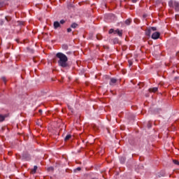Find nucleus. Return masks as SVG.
<instances>
[{
  "label": "nucleus",
  "mask_w": 179,
  "mask_h": 179,
  "mask_svg": "<svg viewBox=\"0 0 179 179\" xmlns=\"http://www.w3.org/2000/svg\"><path fill=\"white\" fill-rule=\"evenodd\" d=\"M176 55L178 57V56H179V52H178V53L176 54Z\"/></svg>",
  "instance_id": "2f4dec72"
},
{
  "label": "nucleus",
  "mask_w": 179,
  "mask_h": 179,
  "mask_svg": "<svg viewBox=\"0 0 179 179\" xmlns=\"http://www.w3.org/2000/svg\"><path fill=\"white\" fill-rule=\"evenodd\" d=\"M22 159L23 160H26L27 162H29L31 160V157H30V155H29V153L27 152H24L22 154Z\"/></svg>",
  "instance_id": "20e7f679"
},
{
  "label": "nucleus",
  "mask_w": 179,
  "mask_h": 179,
  "mask_svg": "<svg viewBox=\"0 0 179 179\" xmlns=\"http://www.w3.org/2000/svg\"><path fill=\"white\" fill-rule=\"evenodd\" d=\"M82 170V168L78 167L77 169H74V173H76V171H80Z\"/></svg>",
  "instance_id": "a211bd4d"
},
{
  "label": "nucleus",
  "mask_w": 179,
  "mask_h": 179,
  "mask_svg": "<svg viewBox=\"0 0 179 179\" xmlns=\"http://www.w3.org/2000/svg\"><path fill=\"white\" fill-rule=\"evenodd\" d=\"M71 27H72V29H76V27H78V24H76V23H73V24L71 25Z\"/></svg>",
  "instance_id": "dca6fc26"
},
{
  "label": "nucleus",
  "mask_w": 179,
  "mask_h": 179,
  "mask_svg": "<svg viewBox=\"0 0 179 179\" xmlns=\"http://www.w3.org/2000/svg\"><path fill=\"white\" fill-rule=\"evenodd\" d=\"M151 37L153 40H157V38H159V37H160V33L159 32H155L152 34Z\"/></svg>",
  "instance_id": "39448f33"
},
{
  "label": "nucleus",
  "mask_w": 179,
  "mask_h": 179,
  "mask_svg": "<svg viewBox=\"0 0 179 179\" xmlns=\"http://www.w3.org/2000/svg\"><path fill=\"white\" fill-rule=\"evenodd\" d=\"M114 31H114L113 29H110L109 30V34H112V33H114Z\"/></svg>",
  "instance_id": "4be33fe9"
},
{
  "label": "nucleus",
  "mask_w": 179,
  "mask_h": 179,
  "mask_svg": "<svg viewBox=\"0 0 179 179\" xmlns=\"http://www.w3.org/2000/svg\"><path fill=\"white\" fill-rule=\"evenodd\" d=\"M71 31H72V29L68 28V29H67V32H68V33H71Z\"/></svg>",
  "instance_id": "5701e85b"
},
{
  "label": "nucleus",
  "mask_w": 179,
  "mask_h": 179,
  "mask_svg": "<svg viewBox=\"0 0 179 179\" xmlns=\"http://www.w3.org/2000/svg\"><path fill=\"white\" fill-rule=\"evenodd\" d=\"M126 160H127V158H125V157H120V163H122V164H124V163H125Z\"/></svg>",
  "instance_id": "ddd939ff"
},
{
  "label": "nucleus",
  "mask_w": 179,
  "mask_h": 179,
  "mask_svg": "<svg viewBox=\"0 0 179 179\" xmlns=\"http://www.w3.org/2000/svg\"><path fill=\"white\" fill-rule=\"evenodd\" d=\"M71 137L72 136L71 134H69L65 137L64 141H69V139H71Z\"/></svg>",
  "instance_id": "4468645a"
},
{
  "label": "nucleus",
  "mask_w": 179,
  "mask_h": 179,
  "mask_svg": "<svg viewBox=\"0 0 179 179\" xmlns=\"http://www.w3.org/2000/svg\"><path fill=\"white\" fill-rule=\"evenodd\" d=\"M62 49L65 50V51L68 50V45L66 44L62 45Z\"/></svg>",
  "instance_id": "2eb2a0df"
},
{
  "label": "nucleus",
  "mask_w": 179,
  "mask_h": 179,
  "mask_svg": "<svg viewBox=\"0 0 179 179\" xmlns=\"http://www.w3.org/2000/svg\"><path fill=\"white\" fill-rule=\"evenodd\" d=\"M148 128H152V123H150V122H149L148 123V125H147Z\"/></svg>",
  "instance_id": "412c9836"
},
{
  "label": "nucleus",
  "mask_w": 179,
  "mask_h": 179,
  "mask_svg": "<svg viewBox=\"0 0 179 179\" xmlns=\"http://www.w3.org/2000/svg\"><path fill=\"white\" fill-rule=\"evenodd\" d=\"M133 3H136L137 0H131Z\"/></svg>",
  "instance_id": "a878e982"
},
{
  "label": "nucleus",
  "mask_w": 179,
  "mask_h": 179,
  "mask_svg": "<svg viewBox=\"0 0 179 179\" xmlns=\"http://www.w3.org/2000/svg\"><path fill=\"white\" fill-rule=\"evenodd\" d=\"M157 30V28L156 27H152L145 30V35H147L148 37H150V34H152V31H156Z\"/></svg>",
  "instance_id": "7ed1b4c3"
},
{
  "label": "nucleus",
  "mask_w": 179,
  "mask_h": 179,
  "mask_svg": "<svg viewBox=\"0 0 179 179\" xmlns=\"http://www.w3.org/2000/svg\"><path fill=\"white\" fill-rule=\"evenodd\" d=\"M114 41L117 42V41H118V39H114Z\"/></svg>",
  "instance_id": "c756f323"
},
{
  "label": "nucleus",
  "mask_w": 179,
  "mask_h": 179,
  "mask_svg": "<svg viewBox=\"0 0 179 179\" xmlns=\"http://www.w3.org/2000/svg\"><path fill=\"white\" fill-rule=\"evenodd\" d=\"M173 163L174 164H176V166H179V161L177 160V159H173Z\"/></svg>",
  "instance_id": "f3484780"
},
{
  "label": "nucleus",
  "mask_w": 179,
  "mask_h": 179,
  "mask_svg": "<svg viewBox=\"0 0 179 179\" xmlns=\"http://www.w3.org/2000/svg\"><path fill=\"white\" fill-rule=\"evenodd\" d=\"M114 34H117L119 37H122V30L120 31V29H116L114 31Z\"/></svg>",
  "instance_id": "423d86ee"
},
{
  "label": "nucleus",
  "mask_w": 179,
  "mask_h": 179,
  "mask_svg": "<svg viewBox=\"0 0 179 179\" xmlns=\"http://www.w3.org/2000/svg\"><path fill=\"white\" fill-rule=\"evenodd\" d=\"M39 113L41 114V113H43V110L40 109Z\"/></svg>",
  "instance_id": "cd10ccee"
},
{
  "label": "nucleus",
  "mask_w": 179,
  "mask_h": 179,
  "mask_svg": "<svg viewBox=\"0 0 179 179\" xmlns=\"http://www.w3.org/2000/svg\"><path fill=\"white\" fill-rule=\"evenodd\" d=\"M56 58H58L57 64L59 66L62 68H68L69 64H68V57L62 52H58L56 54Z\"/></svg>",
  "instance_id": "f257e3e1"
},
{
  "label": "nucleus",
  "mask_w": 179,
  "mask_h": 179,
  "mask_svg": "<svg viewBox=\"0 0 179 179\" xmlns=\"http://www.w3.org/2000/svg\"><path fill=\"white\" fill-rule=\"evenodd\" d=\"M6 20H7V22H9V20H8V17H5Z\"/></svg>",
  "instance_id": "bb28decb"
},
{
  "label": "nucleus",
  "mask_w": 179,
  "mask_h": 179,
  "mask_svg": "<svg viewBox=\"0 0 179 179\" xmlns=\"http://www.w3.org/2000/svg\"><path fill=\"white\" fill-rule=\"evenodd\" d=\"M37 171V166H34V169L31 171V174H36V172Z\"/></svg>",
  "instance_id": "f8f14e48"
},
{
  "label": "nucleus",
  "mask_w": 179,
  "mask_h": 179,
  "mask_svg": "<svg viewBox=\"0 0 179 179\" xmlns=\"http://www.w3.org/2000/svg\"><path fill=\"white\" fill-rule=\"evenodd\" d=\"M68 108H69V110H71V111H72V107H71V106H68Z\"/></svg>",
  "instance_id": "393cba45"
},
{
  "label": "nucleus",
  "mask_w": 179,
  "mask_h": 179,
  "mask_svg": "<svg viewBox=\"0 0 179 179\" xmlns=\"http://www.w3.org/2000/svg\"><path fill=\"white\" fill-rule=\"evenodd\" d=\"M48 171H54V167L50 166L48 169Z\"/></svg>",
  "instance_id": "6ab92c4d"
},
{
  "label": "nucleus",
  "mask_w": 179,
  "mask_h": 179,
  "mask_svg": "<svg viewBox=\"0 0 179 179\" xmlns=\"http://www.w3.org/2000/svg\"><path fill=\"white\" fill-rule=\"evenodd\" d=\"M54 29H57L58 27H61V24L58 21H55L53 24Z\"/></svg>",
  "instance_id": "0eeeda50"
},
{
  "label": "nucleus",
  "mask_w": 179,
  "mask_h": 179,
  "mask_svg": "<svg viewBox=\"0 0 179 179\" xmlns=\"http://www.w3.org/2000/svg\"><path fill=\"white\" fill-rule=\"evenodd\" d=\"M162 177H164V173H162Z\"/></svg>",
  "instance_id": "7c9ffc66"
},
{
  "label": "nucleus",
  "mask_w": 179,
  "mask_h": 179,
  "mask_svg": "<svg viewBox=\"0 0 179 179\" xmlns=\"http://www.w3.org/2000/svg\"><path fill=\"white\" fill-rule=\"evenodd\" d=\"M176 20H178L177 19V15H176Z\"/></svg>",
  "instance_id": "473e14b6"
},
{
  "label": "nucleus",
  "mask_w": 179,
  "mask_h": 179,
  "mask_svg": "<svg viewBox=\"0 0 179 179\" xmlns=\"http://www.w3.org/2000/svg\"><path fill=\"white\" fill-rule=\"evenodd\" d=\"M98 40H101V38H99V36H96Z\"/></svg>",
  "instance_id": "c85d7f7f"
},
{
  "label": "nucleus",
  "mask_w": 179,
  "mask_h": 179,
  "mask_svg": "<svg viewBox=\"0 0 179 179\" xmlns=\"http://www.w3.org/2000/svg\"><path fill=\"white\" fill-rule=\"evenodd\" d=\"M2 131H3V127L1 128Z\"/></svg>",
  "instance_id": "72a5a7b5"
},
{
  "label": "nucleus",
  "mask_w": 179,
  "mask_h": 179,
  "mask_svg": "<svg viewBox=\"0 0 179 179\" xmlns=\"http://www.w3.org/2000/svg\"><path fill=\"white\" fill-rule=\"evenodd\" d=\"M157 90H159V88L157 87H153V88H150L149 89V92H152V93H156V92H157Z\"/></svg>",
  "instance_id": "9d476101"
},
{
  "label": "nucleus",
  "mask_w": 179,
  "mask_h": 179,
  "mask_svg": "<svg viewBox=\"0 0 179 179\" xmlns=\"http://www.w3.org/2000/svg\"><path fill=\"white\" fill-rule=\"evenodd\" d=\"M115 83H117V79L115 78H110V82L109 83V84L113 86V85H115Z\"/></svg>",
  "instance_id": "1a4fd4ad"
},
{
  "label": "nucleus",
  "mask_w": 179,
  "mask_h": 179,
  "mask_svg": "<svg viewBox=\"0 0 179 179\" xmlns=\"http://www.w3.org/2000/svg\"><path fill=\"white\" fill-rule=\"evenodd\" d=\"M124 23L127 26H129V24H131V23H132V20L131 18H129V19L125 20Z\"/></svg>",
  "instance_id": "9b49d317"
},
{
  "label": "nucleus",
  "mask_w": 179,
  "mask_h": 179,
  "mask_svg": "<svg viewBox=\"0 0 179 179\" xmlns=\"http://www.w3.org/2000/svg\"><path fill=\"white\" fill-rule=\"evenodd\" d=\"M8 116H9V114H8V113H6L5 115H1V122H2L3 121H5V118H7V117H8Z\"/></svg>",
  "instance_id": "6e6552de"
},
{
  "label": "nucleus",
  "mask_w": 179,
  "mask_h": 179,
  "mask_svg": "<svg viewBox=\"0 0 179 179\" xmlns=\"http://www.w3.org/2000/svg\"><path fill=\"white\" fill-rule=\"evenodd\" d=\"M1 80H3V82L4 83H6V77H2V78H1Z\"/></svg>",
  "instance_id": "aec40b11"
},
{
  "label": "nucleus",
  "mask_w": 179,
  "mask_h": 179,
  "mask_svg": "<svg viewBox=\"0 0 179 179\" xmlns=\"http://www.w3.org/2000/svg\"><path fill=\"white\" fill-rule=\"evenodd\" d=\"M169 6L170 8H174L176 12H179V1L171 0L169 1Z\"/></svg>",
  "instance_id": "f03ea898"
},
{
  "label": "nucleus",
  "mask_w": 179,
  "mask_h": 179,
  "mask_svg": "<svg viewBox=\"0 0 179 179\" xmlns=\"http://www.w3.org/2000/svg\"><path fill=\"white\" fill-rule=\"evenodd\" d=\"M60 23L61 24H64V23H65V20H60Z\"/></svg>",
  "instance_id": "b1692460"
}]
</instances>
